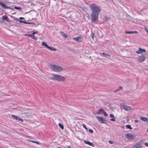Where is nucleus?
Returning <instances> with one entry per match:
<instances>
[{
	"mask_svg": "<svg viewBox=\"0 0 148 148\" xmlns=\"http://www.w3.org/2000/svg\"><path fill=\"white\" fill-rule=\"evenodd\" d=\"M29 141L30 142H31L32 143H36V144H38V142H37L36 141H33V140H29Z\"/></svg>",
	"mask_w": 148,
	"mask_h": 148,
	"instance_id": "a878e982",
	"label": "nucleus"
},
{
	"mask_svg": "<svg viewBox=\"0 0 148 148\" xmlns=\"http://www.w3.org/2000/svg\"><path fill=\"white\" fill-rule=\"evenodd\" d=\"M142 143L141 141L138 142L135 144L132 148H141L142 146Z\"/></svg>",
	"mask_w": 148,
	"mask_h": 148,
	"instance_id": "0eeeda50",
	"label": "nucleus"
},
{
	"mask_svg": "<svg viewBox=\"0 0 148 148\" xmlns=\"http://www.w3.org/2000/svg\"><path fill=\"white\" fill-rule=\"evenodd\" d=\"M25 110L23 108H21L19 110H18V112L19 114H25V113L24 112V111Z\"/></svg>",
	"mask_w": 148,
	"mask_h": 148,
	"instance_id": "dca6fc26",
	"label": "nucleus"
},
{
	"mask_svg": "<svg viewBox=\"0 0 148 148\" xmlns=\"http://www.w3.org/2000/svg\"><path fill=\"white\" fill-rule=\"evenodd\" d=\"M147 116L148 117V114L147 115Z\"/></svg>",
	"mask_w": 148,
	"mask_h": 148,
	"instance_id": "a18cd8bd",
	"label": "nucleus"
},
{
	"mask_svg": "<svg viewBox=\"0 0 148 148\" xmlns=\"http://www.w3.org/2000/svg\"><path fill=\"white\" fill-rule=\"evenodd\" d=\"M97 119H98V121L101 123H106V121L105 119H103V117H99L97 116L96 117Z\"/></svg>",
	"mask_w": 148,
	"mask_h": 148,
	"instance_id": "423d86ee",
	"label": "nucleus"
},
{
	"mask_svg": "<svg viewBox=\"0 0 148 148\" xmlns=\"http://www.w3.org/2000/svg\"><path fill=\"white\" fill-rule=\"evenodd\" d=\"M28 36L31 37L32 38H33V39H35V38H34V36L32 34H28Z\"/></svg>",
	"mask_w": 148,
	"mask_h": 148,
	"instance_id": "b1692460",
	"label": "nucleus"
},
{
	"mask_svg": "<svg viewBox=\"0 0 148 148\" xmlns=\"http://www.w3.org/2000/svg\"><path fill=\"white\" fill-rule=\"evenodd\" d=\"M145 145L147 147H148V143L147 142H145Z\"/></svg>",
	"mask_w": 148,
	"mask_h": 148,
	"instance_id": "f704fd0d",
	"label": "nucleus"
},
{
	"mask_svg": "<svg viewBox=\"0 0 148 148\" xmlns=\"http://www.w3.org/2000/svg\"><path fill=\"white\" fill-rule=\"evenodd\" d=\"M134 122L136 123H138L139 122V121L138 120H135Z\"/></svg>",
	"mask_w": 148,
	"mask_h": 148,
	"instance_id": "4c0bfd02",
	"label": "nucleus"
},
{
	"mask_svg": "<svg viewBox=\"0 0 148 148\" xmlns=\"http://www.w3.org/2000/svg\"><path fill=\"white\" fill-rule=\"evenodd\" d=\"M14 8L16 9H17L18 10H20L21 9V8L19 7H15Z\"/></svg>",
	"mask_w": 148,
	"mask_h": 148,
	"instance_id": "bb28decb",
	"label": "nucleus"
},
{
	"mask_svg": "<svg viewBox=\"0 0 148 148\" xmlns=\"http://www.w3.org/2000/svg\"><path fill=\"white\" fill-rule=\"evenodd\" d=\"M73 39L75 41L81 42L83 41V38L81 36H78L73 38Z\"/></svg>",
	"mask_w": 148,
	"mask_h": 148,
	"instance_id": "1a4fd4ad",
	"label": "nucleus"
},
{
	"mask_svg": "<svg viewBox=\"0 0 148 148\" xmlns=\"http://www.w3.org/2000/svg\"><path fill=\"white\" fill-rule=\"evenodd\" d=\"M36 32H34L32 34H33V35H34V34H36Z\"/></svg>",
	"mask_w": 148,
	"mask_h": 148,
	"instance_id": "a19ab883",
	"label": "nucleus"
},
{
	"mask_svg": "<svg viewBox=\"0 0 148 148\" xmlns=\"http://www.w3.org/2000/svg\"><path fill=\"white\" fill-rule=\"evenodd\" d=\"M120 106L121 107L123 108V109L127 111H129L131 110V107L129 106L122 104H121L120 105Z\"/></svg>",
	"mask_w": 148,
	"mask_h": 148,
	"instance_id": "39448f33",
	"label": "nucleus"
},
{
	"mask_svg": "<svg viewBox=\"0 0 148 148\" xmlns=\"http://www.w3.org/2000/svg\"><path fill=\"white\" fill-rule=\"evenodd\" d=\"M117 91H116V90L114 91V92H117Z\"/></svg>",
	"mask_w": 148,
	"mask_h": 148,
	"instance_id": "37998d69",
	"label": "nucleus"
},
{
	"mask_svg": "<svg viewBox=\"0 0 148 148\" xmlns=\"http://www.w3.org/2000/svg\"><path fill=\"white\" fill-rule=\"evenodd\" d=\"M104 111L103 109H99V111L98 112V114H103Z\"/></svg>",
	"mask_w": 148,
	"mask_h": 148,
	"instance_id": "aec40b11",
	"label": "nucleus"
},
{
	"mask_svg": "<svg viewBox=\"0 0 148 148\" xmlns=\"http://www.w3.org/2000/svg\"><path fill=\"white\" fill-rule=\"evenodd\" d=\"M82 126L84 128H85V129L87 130V128L86 127V126H85V125L84 124H82Z\"/></svg>",
	"mask_w": 148,
	"mask_h": 148,
	"instance_id": "cd10ccee",
	"label": "nucleus"
},
{
	"mask_svg": "<svg viewBox=\"0 0 148 148\" xmlns=\"http://www.w3.org/2000/svg\"><path fill=\"white\" fill-rule=\"evenodd\" d=\"M101 55L102 56H105L106 57H110V56L109 54H108L106 53H101Z\"/></svg>",
	"mask_w": 148,
	"mask_h": 148,
	"instance_id": "6ab92c4d",
	"label": "nucleus"
},
{
	"mask_svg": "<svg viewBox=\"0 0 148 148\" xmlns=\"http://www.w3.org/2000/svg\"><path fill=\"white\" fill-rule=\"evenodd\" d=\"M58 125L59 127L62 129H63L64 128V125L61 123H59Z\"/></svg>",
	"mask_w": 148,
	"mask_h": 148,
	"instance_id": "4be33fe9",
	"label": "nucleus"
},
{
	"mask_svg": "<svg viewBox=\"0 0 148 148\" xmlns=\"http://www.w3.org/2000/svg\"><path fill=\"white\" fill-rule=\"evenodd\" d=\"M125 33L127 34H133V31H130V32H128V31H125Z\"/></svg>",
	"mask_w": 148,
	"mask_h": 148,
	"instance_id": "393cba45",
	"label": "nucleus"
},
{
	"mask_svg": "<svg viewBox=\"0 0 148 148\" xmlns=\"http://www.w3.org/2000/svg\"><path fill=\"white\" fill-rule=\"evenodd\" d=\"M143 52H146V50L145 49H142L140 48H139V49L138 50H137L136 51V53L138 54H140L142 53Z\"/></svg>",
	"mask_w": 148,
	"mask_h": 148,
	"instance_id": "f8f14e48",
	"label": "nucleus"
},
{
	"mask_svg": "<svg viewBox=\"0 0 148 148\" xmlns=\"http://www.w3.org/2000/svg\"><path fill=\"white\" fill-rule=\"evenodd\" d=\"M19 22L20 23H27L26 22H25L24 21H21V20H19Z\"/></svg>",
	"mask_w": 148,
	"mask_h": 148,
	"instance_id": "c756f323",
	"label": "nucleus"
},
{
	"mask_svg": "<svg viewBox=\"0 0 148 148\" xmlns=\"http://www.w3.org/2000/svg\"><path fill=\"white\" fill-rule=\"evenodd\" d=\"M108 142H109V143H110V144H112L113 143V141H112V140H109Z\"/></svg>",
	"mask_w": 148,
	"mask_h": 148,
	"instance_id": "473e14b6",
	"label": "nucleus"
},
{
	"mask_svg": "<svg viewBox=\"0 0 148 148\" xmlns=\"http://www.w3.org/2000/svg\"><path fill=\"white\" fill-rule=\"evenodd\" d=\"M145 30L148 33V30L147 29V28L146 27H145Z\"/></svg>",
	"mask_w": 148,
	"mask_h": 148,
	"instance_id": "72a5a7b5",
	"label": "nucleus"
},
{
	"mask_svg": "<svg viewBox=\"0 0 148 148\" xmlns=\"http://www.w3.org/2000/svg\"><path fill=\"white\" fill-rule=\"evenodd\" d=\"M126 127L130 130H132V128L131 127V126L130 125H126Z\"/></svg>",
	"mask_w": 148,
	"mask_h": 148,
	"instance_id": "5701e85b",
	"label": "nucleus"
},
{
	"mask_svg": "<svg viewBox=\"0 0 148 148\" xmlns=\"http://www.w3.org/2000/svg\"><path fill=\"white\" fill-rule=\"evenodd\" d=\"M0 5H1L2 8L5 9H9L10 8V7L6 5L4 3L0 1Z\"/></svg>",
	"mask_w": 148,
	"mask_h": 148,
	"instance_id": "9d476101",
	"label": "nucleus"
},
{
	"mask_svg": "<svg viewBox=\"0 0 148 148\" xmlns=\"http://www.w3.org/2000/svg\"><path fill=\"white\" fill-rule=\"evenodd\" d=\"M103 114L105 116H107L108 115V114L106 113V112L105 111H104Z\"/></svg>",
	"mask_w": 148,
	"mask_h": 148,
	"instance_id": "c85d7f7f",
	"label": "nucleus"
},
{
	"mask_svg": "<svg viewBox=\"0 0 148 148\" xmlns=\"http://www.w3.org/2000/svg\"><path fill=\"white\" fill-rule=\"evenodd\" d=\"M50 66L51 69L54 71L60 72L64 71L63 68L60 66L53 64H50Z\"/></svg>",
	"mask_w": 148,
	"mask_h": 148,
	"instance_id": "7ed1b4c3",
	"label": "nucleus"
},
{
	"mask_svg": "<svg viewBox=\"0 0 148 148\" xmlns=\"http://www.w3.org/2000/svg\"><path fill=\"white\" fill-rule=\"evenodd\" d=\"M125 136L127 139L129 140H133L135 138L134 135L130 133H127L125 134Z\"/></svg>",
	"mask_w": 148,
	"mask_h": 148,
	"instance_id": "20e7f679",
	"label": "nucleus"
},
{
	"mask_svg": "<svg viewBox=\"0 0 148 148\" xmlns=\"http://www.w3.org/2000/svg\"><path fill=\"white\" fill-rule=\"evenodd\" d=\"M42 45H44L46 47V43L45 42H42Z\"/></svg>",
	"mask_w": 148,
	"mask_h": 148,
	"instance_id": "2f4dec72",
	"label": "nucleus"
},
{
	"mask_svg": "<svg viewBox=\"0 0 148 148\" xmlns=\"http://www.w3.org/2000/svg\"><path fill=\"white\" fill-rule=\"evenodd\" d=\"M2 22L0 21V23H2Z\"/></svg>",
	"mask_w": 148,
	"mask_h": 148,
	"instance_id": "79ce46f5",
	"label": "nucleus"
},
{
	"mask_svg": "<svg viewBox=\"0 0 148 148\" xmlns=\"http://www.w3.org/2000/svg\"><path fill=\"white\" fill-rule=\"evenodd\" d=\"M2 18L3 20H6L7 22H9L8 20V17L7 16H2Z\"/></svg>",
	"mask_w": 148,
	"mask_h": 148,
	"instance_id": "2eb2a0df",
	"label": "nucleus"
},
{
	"mask_svg": "<svg viewBox=\"0 0 148 148\" xmlns=\"http://www.w3.org/2000/svg\"><path fill=\"white\" fill-rule=\"evenodd\" d=\"M133 33H135L136 34H137L138 33V32L136 31H133Z\"/></svg>",
	"mask_w": 148,
	"mask_h": 148,
	"instance_id": "58836bf2",
	"label": "nucleus"
},
{
	"mask_svg": "<svg viewBox=\"0 0 148 148\" xmlns=\"http://www.w3.org/2000/svg\"><path fill=\"white\" fill-rule=\"evenodd\" d=\"M122 88V86H119V88L116 90V91H118L119 90H121Z\"/></svg>",
	"mask_w": 148,
	"mask_h": 148,
	"instance_id": "7c9ffc66",
	"label": "nucleus"
},
{
	"mask_svg": "<svg viewBox=\"0 0 148 148\" xmlns=\"http://www.w3.org/2000/svg\"><path fill=\"white\" fill-rule=\"evenodd\" d=\"M110 116L111 118H112V119H110V120L111 121H116V120L114 117V115L112 114H110Z\"/></svg>",
	"mask_w": 148,
	"mask_h": 148,
	"instance_id": "a211bd4d",
	"label": "nucleus"
},
{
	"mask_svg": "<svg viewBox=\"0 0 148 148\" xmlns=\"http://www.w3.org/2000/svg\"><path fill=\"white\" fill-rule=\"evenodd\" d=\"M49 78L52 80H56L60 82H63L65 80V78L63 76L57 74H51L49 75Z\"/></svg>",
	"mask_w": 148,
	"mask_h": 148,
	"instance_id": "f03ea898",
	"label": "nucleus"
},
{
	"mask_svg": "<svg viewBox=\"0 0 148 148\" xmlns=\"http://www.w3.org/2000/svg\"><path fill=\"white\" fill-rule=\"evenodd\" d=\"M140 119L142 121L148 123V118H147L146 117L140 116Z\"/></svg>",
	"mask_w": 148,
	"mask_h": 148,
	"instance_id": "ddd939ff",
	"label": "nucleus"
},
{
	"mask_svg": "<svg viewBox=\"0 0 148 148\" xmlns=\"http://www.w3.org/2000/svg\"><path fill=\"white\" fill-rule=\"evenodd\" d=\"M89 7L91 10V21L95 23L98 21L99 14L101 10V8L94 3L90 4Z\"/></svg>",
	"mask_w": 148,
	"mask_h": 148,
	"instance_id": "f257e3e1",
	"label": "nucleus"
},
{
	"mask_svg": "<svg viewBox=\"0 0 148 148\" xmlns=\"http://www.w3.org/2000/svg\"><path fill=\"white\" fill-rule=\"evenodd\" d=\"M89 131L91 133H92L93 132V131L92 130H91V129H89Z\"/></svg>",
	"mask_w": 148,
	"mask_h": 148,
	"instance_id": "e433bc0d",
	"label": "nucleus"
},
{
	"mask_svg": "<svg viewBox=\"0 0 148 148\" xmlns=\"http://www.w3.org/2000/svg\"><path fill=\"white\" fill-rule=\"evenodd\" d=\"M24 19V18H23V17H21L19 18L20 19Z\"/></svg>",
	"mask_w": 148,
	"mask_h": 148,
	"instance_id": "ea45409f",
	"label": "nucleus"
},
{
	"mask_svg": "<svg viewBox=\"0 0 148 148\" xmlns=\"http://www.w3.org/2000/svg\"><path fill=\"white\" fill-rule=\"evenodd\" d=\"M60 33L62 35L64 38H67V35L66 34L64 33L63 32H61Z\"/></svg>",
	"mask_w": 148,
	"mask_h": 148,
	"instance_id": "412c9836",
	"label": "nucleus"
},
{
	"mask_svg": "<svg viewBox=\"0 0 148 148\" xmlns=\"http://www.w3.org/2000/svg\"><path fill=\"white\" fill-rule=\"evenodd\" d=\"M84 143L93 147L94 146V145L93 143L89 141H84Z\"/></svg>",
	"mask_w": 148,
	"mask_h": 148,
	"instance_id": "4468645a",
	"label": "nucleus"
},
{
	"mask_svg": "<svg viewBox=\"0 0 148 148\" xmlns=\"http://www.w3.org/2000/svg\"><path fill=\"white\" fill-rule=\"evenodd\" d=\"M138 59L139 62H142L145 60L146 58L143 55H141L138 57Z\"/></svg>",
	"mask_w": 148,
	"mask_h": 148,
	"instance_id": "6e6552de",
	"label": "nucleus"
},
{
	"mask_svg": "<svg viewBox=\"0 0 148 148\" xmlns=\"http://www.w3.org/2000/svg\"><path fill=\"white\" fill-rule=\"evenodd\" d=\"M91 36L92 37V38L93 39L94 37V34H92Z\"/></svg>",
	"mask_w": 148,
	"mask_h": 148,
	"instance_id": "c9c22d12",
	"label": "nucleus"
},
{
	"mask_svg": "<svg viewBox=\"0 0 148 148\" xmlns=\"http://www.w3.org/2000/svg\"><path fill=\"white\" fill-rule=\"evenodd\" d=\"M11 116L17 120L20 121L21 122H23V120L22 119H21L19 117H18L16 115L13 114H12L11 115Z\"/></svg>",
	"mask_w": 148,
	"mask_h": 148,
	"instance_id": "9b49d317",
	"label": "nucleus"
},
{
	"mask_svg": "<svg viewBox=\"0 0 148 148\" xmlns=\"http://www.w3.org/2000/svg\"><path fill=\"white\" fill-rule=\"evenodd\" d=\"M58 148H62L60 147H58Z\"/></svg>",
	"mask_w": 148,
	"mask_h": 148,
	"instance_id": "c03bdc74",
	"label": "nucleus"
},
{
	"mask_svg": "<svg viewBox=\"0 0 148 148\" xmlns=\"http://www.w3.org/2000/svg\"><path fill=\"white\" fill-rule=\"evenodd\" d=\"M47 48L51 51H56V49L54 48L53 47H50L48 46L47 45Z\"/></svg>",
	"mask_w": 148,
	"mask_h": 148,
	"instance_id": "f3484780",
	"label": "nucleus"
}]
</instances>
